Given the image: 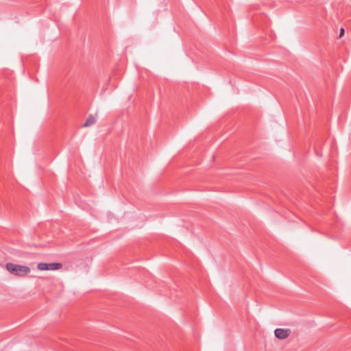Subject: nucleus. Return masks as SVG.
I'll use <instances>...</instances> for the list:
<instances>
[{
	"label": "nucleus",
	"instance_id": "f257e3e1",
	"mask_svg": "<svg viewBox=\"0 0 351 351\" xmlns=\"http://www.w3.org/2000/svg\"><path fill=\"white\" fill-rule=\"evenodd\" d=\"M5 268L10 274L19 277H24L31 271L30 268L27 266L14 264L12 263H6Z\"/></svg>",
	"mask_w": 351,
	"mask_h": 351
},
{
	"label": "nucleus",
	"instance_id": "f03ea898",
	"mask_svg": "<svg viewBox=\"0 0 351 351\" xmlns=\"http://www.w3.org/2000/svg\"><path fill=\"white\" fill-rule=\"evenodd\" d=\"M62 267V264L60 263H39L37 265V268L39 270H58L61 269Z\"/></svg>",
	"mask_w": 351,
	"mask_h": 351
},
{
	"label": "nucleus",
	"instance_id": "7ed1b4c3",
	"mask_svg": "<svg viewBox=\"0 0 351 351\" xmlns=\"http://www.w3.org/2000/svg\"><path fill=\"white\" fill-rule=\"evenodd\" d=\"M291 330L287 328H276L274 330V334L276 338L279 339H285L291 335Z\"/></svg>",
	"mask_w": 351,
	"mask_h": 351
},
{
	"label": "nucleus",
	"instance_id": "20e7f679",
	"mask_svg": "<svg viewBox=\"0 0 351 351\" xmlns=\"http://www.w3.org/2000/svg\"><path fill=\"white\" fill-rule=\"evenodd\" d=\"M96 122V118L94 115L90 114L88 117L86 119L85 123L83 124V127H88Z\"/></svg>",
	"mask_w": 351,
	"mask_h": 351
},
{
	"label": "nucleus",
	"instance_id": "39448f33",
	"mask_svg": "<svg viewBox=\"0 0 351 351\" xmlns=\"http://www.w3.org/2000/svg\"><path fill=\"white\" fill-rule=\"evenodd\" d=\"M344 32H345V30L343 28H341L340 29V34H339V37H341L343 34H344Z\"/></svg>",
	"mask_w": 351,
	"mask_h": 351
}]
</instances>
